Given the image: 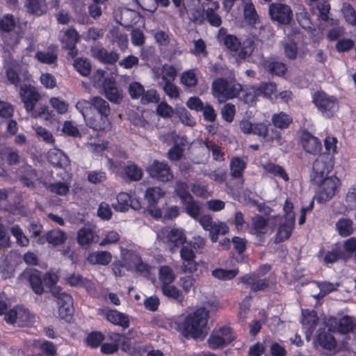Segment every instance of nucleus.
I'll return each instance as SVG.
<instances>
[{"label": "nucleus", "mask_w": 356, "mask_h": 356, "mask_svg": "<svg viewBox=\"0 0 356 356\" xmlns=\"http://www.w3.org/2000/svg\"><path fill=\"white\" fill-rule=\"evenodd\" d=\"M192 6H194L193 5V2L191 4H189L188 3L184 4L186 11L190 16V19L195 23H202L204 19V10L201 8L195 9L193 7H191Z\"/></svg>", "instance_id": "obj_52"}, {"label": "nucleus", "mask_w": 356, "mask_h": 356, "mask_svg": "<svg viewBox=\"0 0 356 356\" xmlns=\"http://www.w3.org/2000/svg\"><path fill=\"white\" fill-rule=\"evenodd\" d=\"M74 67L83 76H88L91 72V64L87 58H79L76 59Z\"/></svg>", "instance_id": "obj_50"}, {"label": "nucleus", "mask_w": 356, "mask_h": 356, "mask_svg": "<svg viewBox=\"0 0 356 356\" xmlns=\"http://www.w3.org/2000/svg\"><path fill=\"white\" fill-rule=\"evenodd\" d=\"M91 52L93 57L102 63L108 64H114L120 58L117 52L108 51L103 47H95L91 49Z\"/></svg>", "instance_id": "obj_23"}, {"label": "nucleus", "mask_w": 356, "mask_h": 356, "mask_svg": "<svg viewBox=\"0 0 356 356\" xmlns=\"http://www.w3.org/2000/svg\"><path fill=\"white\" fill-rule=\"evenodd\" d=\"M252 134L257 135L266 141H276L278 145L283 143L281 133L277 131H272L270 136L268 135V125L263 122L255 123L254 124Z\"/></svg>", "instance_id": "obj_19"}, {"label": "nucleus", "mask_w": 356, "mask_h": 356, "mask_svg": "<svg viewBox=\"0 0 356 356\" xmlns=\"http://www.w3.org/2000/svg\"><path fill=\"white\" fill-rule=\"evenodd\" d=\"M268 218L266 219L260 215H256L252 218V226L257 234H265L267 230V222Z\"/></svg>", "instance_id": "obj_47"}, {"label": "nucleus", "mask_w": 356, "mask_h": 356, "mask_svg": "<svg viewBox=\"0 0 356 356\" xmlns=\"http://www.w3.org/2000/svg\"><path fill=\"white\" fill-rule=\"evenodd\" d=\"M269 222H279V227L275 238V243H279L285 240H287L291 235L295 222L293 221L292 218L289 216L288 220H283L282 218L278 215L271 216L268 217Z\"/></svg>", "instance_id": "obj_13"}, {"label": "nucleus", "mask_w": 356, "mask_h": 356, "mask_svg": "<svg viewBox=\"0 0 356 356\" xmlns=\"http://www.w3.org/2000/svg\"><path fill=\"white\" fill-rule=\"evenodd\" d=\"M343 256V253L339 249H334L332 251H327L324 253L323 250H321L318 254V257L322 263L325 265L331 264L339 259L342 258Z\"/></svg>", "instance_id": "obj_32"}, {"label": "nucleus", "mask_w": 356, "mask_h": 356, "mask_svg": "<svg viewBox=\"0 0 356 356\" xmlns=\"http://www.w3.org/2000/svg\"><path fill=\"white\" fill-rule=\"evenodd\" d=\"M175 146L168 152V157L172 161H177L181 157L183 149L179 145L184 146L187 143L186 138L183 136L180 138L179 141L177 139H175Z\"/></svg>", "instance_id": "obj_41"}, {"label": "nucleus", "mask_w": 356, "mask_h": 356, "mask_svg": "<svg viewBox=\"0 0 356 356\" xmlns=\"http://www.w3.org/2000/svg\"><path fill=\"white\" fill-rule=\"evenodd\" d=\"M179 286L186 293L191 291H195L196 288V279L193 275H186L180 277L178 280Z\"/></svg>", "instance_id": "obj_44"}, {"label": "nucleus", "mask_w": 356, "mask_h": 356, "mask_svg": "<svg viewBox=\"0 0 356 356\" xmlns=\"http://www.w3.org/2000/svg\"><path fill=\"white\" fill-rule=\"evenodd\" d=\"M124 171L127 176L132 181H138L143 177V170L132 162H128Z\"/></svg>", "instance_id": "obj_51"}, {"label": "nucleus", "mask_w": 356, "mask_h": 356, "mask_svg": "<svg viewBox=\"0 0 356 356\" xmlns=\"http://www.w3.org/2000/svg\"><path fill=\"white\" fill-rule=\"evenodd\" d=\"M21 282H29L33 291L36 294H42L44 291L41 277L35 270H26L19 277Z\"/></svg>", "instance_id": "obj_18"}, {"label": "nucleus", "mask_w": 356, "mask_h": 356, "mask_svg": "<svg viewBox=\"0 0 356 356\" xmlns=\"http://www.w3.org/2000/svg\"><path fill=\"white\" fill-rule=\"evenodd\" d=\"M128 91L130 97L134 99H138L142 98L144 94L145 88L139 82L134 81L129 83Z\"/></svg>", "instance_id": "obj_59"}, {"label": "nucleus", "mask_w": 356, "mask_h": 356, "mask_svg": "<svg viewBox=\"0 0 356 356\" xmlns=\"http://www.w3.org/2000/svg\"><path fill=\"white\" fill-rule=\"evenodd\" d=\"M104 35V31L102 29L92 27L83 32L81 37L86 41H95Z\"/></svg>", "instance_id": "obj_60"}, {"label": "nucleus", "mask_w": 356, "mask_h": 356, "mask_svg": "<svg viewBox=\"0 0 356 356\" xmlns=\"http://www.w3.org/2000/svg\"><path fill=\"white\" fill-rule=\"evenodd\" d=\"M259 96H261V92L259 90V87L252 86L246 88L243 99L245 103L252 104Z\"/></svg>", "instance_id": "obj_61"}, {"label": "nucleus", "mask_w": 356, "mask_h": 356, "mask_svg": "<svg viewBox=\"0 0 356 356\" xmlns=\"http://www.w3.org/2000/svg\"><path fill=\"white\" fill-rule=\"evenodd\" d=\"M49 161L55 166L65 168L70 165V160L61 150L52 149L48 153Z\"/></svg>", "instance_id": "obj_26"}, {"label": "nucleus", "mask_w": 356, "mask_h": 356, "mask_svg": "<svg viewBox=\"0 0 356 356\" xmlns=\"http://www.w3.org/2000/svg\"><path fill=\"white\" fill-rule=\"evenodd\" d=\"M94 233L89 228H82L79 230L77 234V241L81 245H88L93 241Z\"/></svg>", "instance_id": "obj_55"}, {"label": "nucleus", "mask_w": 356, "mask_h": 356, "mask_svg": "<svg viewBox=\"0 0 356 356\" xmlns=\"http://www.w3.org/2000/svg\"><path fill=\"white\" fill-rule=\"evenodd\" d=\"M110 33L114 42H116L121 49H124L128 44L127 35L121 32L119 29H113Z\"/></svg>", "instance_id": "obj_54"}, {"label": "nucleus", "mask_w": 356, "mask_h": 356, "mask_svg": "<svg viewBox=\"0 0 356 356\" xmlns=\"http://www.w3.org/2000/svg\"><path fill=\"white\" fill-rule=\"evenodd\" d=\"M106 318L114 325L128 327L129 320L126 316L116 310L105 309L102 312Z\"/></svg>", "instance_id": "obj_28"}, {"label": "nucleus", "mask_w": 356, "mask_h": 356, "mask_svg": "<svg viewBox=\"0 0 356 356\" xmlns=\"http://www.w3.org/2000/svg\"><path fill=\"white\" fill-rule=\"evenodd\" d=\"M161 289L165 296L176 300L179 302H181L184 299L181 291L172 284L161 285Z\"/></svg>", "instance_id": "obj_35"}, {"label": "nucleus", "mask_w": 356, "mask_h": 356, "mask_svg": "<svg viewBox=\"0 0 356 356\" xmlns=\"http://www.w3.org/2000/svg\"><path fill=\"white\" fill-rule=\"evenodd\" d=\"M239 280L253 291L264 290L269 285L267 279L261 278L257 274L245 275L240 277Z\"/></svg>", "instance_id": "obj_21"}, {"label": "nucleus", "mask_w": 356, "mask_h": 356, "mask_svg": "<svg viewBox=\"0 0 356 356\" xmlns=\"http://www.w3.org/2000/svg\"><path fill=\"white\" fill-rule=\"evenodd\" d=\"M10 231L13 236L15 238L16 243L18 245L22 247H26L29 245V240L19 225H13L10 227Z\"/></svg>", "instance_id": "obj_49"}, {"label": "nucleus", "mask_w": 356, "mask_h": 356, "mask_svg": "<svg viewBox=\"0 0 356 356\" xmlns=\"http://www.w3.org/2000/svg\"><path fill=\"white\" fill-rule=\"evenodd\" d=\"M209 312L199 308L188 314L179 324V330L187 338L203 339L207 334Z\"/></svg>", "instance_id": "obj_1"}, {"label": "nucleus", "mask_w": 356, "mask_h": 356, "mask_svg": "<svg viewBox=\"0 0 356 356\" xmlns=\"http://www.w3.org/2000/svg\"><path fill=\"white\" fill-rule=\"evenodd\" d=\"M147 172L152 178L161 182H168L172 181L174 178L168 163L158 160H154L147 168Z\"/></svg>", "instance_id": "obj_10"}, {"label": "nucleus", "mask_w": 356, "mask_h": 356, "mask_svg": "<svg viewBox=\"0 0 356 356\" xmlns=\"http://www.w3.org/2000/svg\"><path fill=\"white\" fill-rule=\"evenodd\" d=\"M24 8L28 13L40 16L46 13L47 4L46 0H26Z\"/></svg>", "instance_id": "obj_24"}, {"label": "nucleus", "mask_w": 356, "mask_h": 356, "mask_svg": "<svg viewBox=\"0 0 356 356\" xmlns=\"http://www.w3.org/2000/svg\"><path fill=\"white\" fill-rule=\"evenodd\" d=\"M282 44L285 56L289 59H296L298 54V47L295 41L288 37L282 40Z\"/></svg>", "instance_id": "obj_39"}, {"label": "nucleus", "mask_w": 356, "mask_h": 356, "mask_svg": "<svg viewBox=\"0 0 356 356\" xmlns=\"http://www.w3.org/2000/svg\"><path fill=\"white\" fill-rule=\"evenodd\" d=\"M341 11L343 14L345 20L348 23L352 25H356V11L349 3H343L342 6Z\"/></svg>", "instance_id": "obj_63"}, {"label": "nucleus", "mask_w": 356, "mask_h": 356, "mask_svg": "<svg viewBox=\"0 0 356 356\" xmlns=\"http://www.w3.org/2000/svg\"><path fill=\"white\" fill-rule=\"evenodd\" d=\"M120 240V235L115 231L106 232L99 242L100 246H106L116 243Z\"/></svg>", "instance_id": "obj_64"}, {"label": "nucleus", "mask_w": 356, "mask_h": 356, "mask_svg": "<svg viewBox=\"0 0 356 356\" xmlns=\"http://www.w3.org/2000/svg\"><path fill=\"white\" fill-rule=\"evenodd\" d=\"M238 270L237 269L225 270L222 268H216L211 273L212 276L220 280H229L237 275Z\"/></svg>", "instance_id": "obj_53"}, {"label": "nucleus", "mask_w": 356, "mask_h": 356, "mask_svg": "<svg viewBox=\"0 0 356 356\" xmlns=\"http://www.w3.org/2000/svg\"><path fill=\"white\" fill-rule=\"evenodd\" d=\"M334 163V156L331 154H321L313 163L312 177L314 182L322 181L327 177Z\"/></svg>", "instance_id": "obj_7"}, {"label": "nucleus", "mask_w": 356, "mask_h": 356, "mask_svg": "<svg viewBox=\"0 0 356 356\" xmlns=\"http://www.w3.org/2000/svg\"><path fill=\"white\" fill-rule=\"evenodd\" d=\"M316 342L325 350H332L337 347V341L330 332L325 330H320Z\"/></svg>", "instance_id": "obj_27"}, {"label": "nucleus", "mask_w": 356, "mask_h": 356, "mask_svg": "<svg viewBox=\"0 0 356 356\" xmlns=\"http://www.w3.org/2000/svg\"><path fill=\"white\" fill-rule=\"evenodd\" d=\"M235 337L229 327L214 329L207 339L208 346L212 350L223 348L232 343Z\"/></svg>", "instance_id": "obj_8"}, {"label": "nucleus", "mask_w": 356, "mask_h": 356, "mask_svg": "<svg viewBox=\"0 0 356 356\" xmlns=\"http://www.w3.org/2000/svg\"><path fill=\"white\" fill-rule=\"evenodd\" d=\"M175 280L173 270L168 266H162L159 268V280L161 285L172 284Z\"/></svg>", "instance_id": "obj_37"}, {"label": "nucleus", "mask_w": 356, "mask_h": 356, "mask_svg": "<svg viewBox=\"0 0 356 356\" xmlns=\"http://www.w3.org/2000/svg\"><path fill=\"white\" fill-rule=\"evenodd\" d=\"M19 95L27 112L33 111L35 104L40 99L36 89L30 85H24L20 88Z\"/></svg>", "instance_id": "obj_14"}, {"label": "nucleus", "mask_w": 356, "mask_h": 356, "mask_svg": "<svg viewBox=\"0 0 356 356\" xmlns=\"http://www.w3.org/2000/svg\"><path fill=\"white\" fill-rule=\"evenodd\" d=\"M353 222L348 218H340L336 223V228L341 236H348L353 233Z\"/></svg>", "instance_id": "obj_43"}, {"label": "nucleus", "mask_w": 356, "mask_h": 356, "mask_svg": "<svg viewBox=\"0 0 356 356\" xmlns=\"http://www.w3.org/2000/svg\"><path fill=\"white\" fill-rule=\"evenodd\" d=\"M181 83L187 87H194L197 83V79L194 70L184 72L180 78Z\"/></svg>", "instance_id": "obj_56"}, {"label": "nucleus", "mask_w": 356, "mask_h": 356, "mask_svg": "<svg viewBox=\"0 0 356 356\" xmlns=\"http://www.w3.org/2000/svg\"><path fill=\"white\" fill-rule=\"evenodd\" d=\"M79 41V35L77 31L74 29H67L61 39L65 47L70 49L72 51L74 50L75 44Z\"/></svg>", "instance_id": "obj_38"}, {"label": "nucleus", "mask_w": 356, "mask_h": 356, "mask_svg": "<svg viewBox=\"0 0 356 356\" xmlns=\"http://www.w3.org/2000/svg\"><path fill=\"white\" fill-rule=\"evenodd\" d=\"M335 323L334 329L339 332L343 334L349 332H356V321L348 316H343Z\"/></svg>", "instance_id": "obj_31"}, {"label": "nucleus", "mask_w": 356, "mask_h": 356, "mask_svg": "<svg viewBox=\"0 0 356 356\" xmlns=\"http://www.w3.org/2000/svg\"><path fill=\"white\" fill-rule=\"evenodd\" d=\"M5 321L8 323L16 324L19 327L30 326L34 323L35 316L29 309L16 307L6 313Z\"/></svg>", "instance_id": "obj_9"}, {"label": "nucleus", "mask_w": 356, "mask_h": 356, "mask_svg": "<svg viewBox=\"0 0 356 356\" xmlns=\"http://www.w3.org/2000/svg\"><path fill=\"white\" fill-rule=\"evenodd\" d=\"M46 239L48 243L54 245H58L66 240V235L60 229H53L47 234Z\"/></svg>", "instance_id": "obj_46"}, {"label": "nucleus", "mask_w": 356, "mask_h": 356, "mask_svg": "<svg viewBox=\"0 0 356 356\" xmlns=\"http://www.w3.org/2000/svg\"><path fill=\"white\" fill-rule=\"evenodd\" d=\"M163 195L164 192L159 187H152L147 189L145 197L149 206H154Z\"/></svg>", "instance_id": "obj_42"}, {"label": "nucleus", "mask_w": 356, "mask_h": 356, "mask_svg": "<svg viewBox=\"0 0 356 356\" xmlns=\"http://www.w3.org/2000/svg\"><path fill=\"white\" fill-rule=\"evenodd\" d=\"M229 227L225 222L215 221L209 230V237L213 243H216L220 234L225 235L229 232Z\"/></svg>", "instance_id": "obj_34"}, {"label": "nucleus", "mask_w": 356, "mask_h": 356, "mask_svg": "<svg viewBox=\"0 0 356 356\" xmlns=\"http://www.w3.org/2000/svg\"><path fill=\"white\" fill-rule=\"evenodd\" d=\"M35 57L44 64H54L58 59L57 54L54 50L40 51L35 54Z\"/></svg>", "instance_id": "obj_45"}, {"label": "nucleus", "mask_w": 356, "mask_h": 356, "mask_svg": "<svg viewBox=\"0 0 356 356\" xmlns=\"http://www.w3.org/2000/svg\"><path fill=\"white\" fill-rule=\"evenodd\" d=\"M301 143L304 149L312 154L318 153L322 148L321 141L309 132H304L302 134Z\"/></svg>", "instance_id": "obj_22"}, {"label": "nucleus", "mask_w": 356, "mask_h": 356, "mask_svg": "<svg viewBox=\"0 0 356 356\" xmlns=\"http://www.w3.org/2000/svg\"><path fill=\"white\" fill-rule=\"evenodd\" d=\"M121 259L128 271H136L145 275L149 273L150 266L144 263L140 256L132 250L121 248Z\"/></svg>", "instance_id": "obj_6"}, {"label": "nucleus", "mask_w": 356, "mask_h": 356, "mask_svg": "<svg viewBox=\"0 0 356 356\" xmlns=\"http://www.w3.org/2000/svg\"><path fill=\"white\" fill-rule=\"evenodd\" d=\"M315 183L319 185V200L322 202L333 197L340 186V180L335 176L325 177L321 181Z\"/></svg>", "instance_id": "obj_11"}, {"label": "nucleus", "mask_w": 356, "mask_h": 356, "mask_svg": "<svg viewBox=\"0 0 356 356\" xmlns=\"http://www.w3.org/2000/svg\"><path fill=\"white\" fill-rule=\"evenodd\" d=\"M90 102L85 99H81L76 104V108L82 114L87 125L94 130L108 131L111 128V122L108 116L102 115V114H95L90 116L88 111Z\"/></svg>", "instance_id": "obj_2"}, {"label": "nucleus", "mask_w": 356, "mask_h": 356, "mask_svg": "<svg viewBox=\"0 0 356 356\" xmlns=\"http://www.w3.org/2000/svg\"><path fill=\"white\" fill-rule=\"evenodd\" d=\"M90 102L89 108L88 111L89 112L92 108L97 111V114H102L104 116H108L111 113V109L108 103L102 98L101 97H92Z\"/></svg>", "instance_id": "obj_29"}, {"label": "nucleus", "mask_w": 356, "mask_h": 356, "mask_svg": "<svg viewBox=\"0 0 356 356\" xmlns=\"http://www.w3.org/2000/svg\"><path fill=\"white\" fill-rule=\"evenodd\" d=\"M272 122L277 128L284 129L289 127L292 119L287 114L280 112L273 115Z\"/></svg>", "instance_id": "obj_48"}, {"label": "nucleus", "mask_w": 356, "mask_h": 356, "mask_svg": "<svg viewBox=\"0 0 356 356\" xmlns=\"http://www.w3.org/2000/svg\"><path fill=\"white\" fill-rule=\"evenodd\" d=\"M4 67L8 80L11 83L17 85L19 83V76L17 72L19 67L16 60L10 57L6 60Z\"/></svg>", "instance_id": "obj_30"}, {"label": "nucleus", "mask_w": 356, "mask_h": 356, "mask_svg": "<svg viewBox=\"0 0 356 356\" xmlns=\"http://www.w3.org/2000/svg\"><path fill=\"white\" fill-rule=\"evenodd\" d=\"M246 163L243 159L239 157H234L231 159L229 168L230 175L233 178L239 179L243 176Z\"/></svg>", "instance_id": "obj_33"}, {"label": "nucleus", "mask_w": 356, "mask_h": 356, "mask_svg": "<svg viewBox=\"0 0 356 356\" xmlns=\"http://www.w3.org/2000/svg\"><path fill=\"white\" fill-rule=\"evenodd\" d=\"M262 168L266 172L270 173L274 176H277L280 178H282L286 181L289 180V177L286 171L282 166L279 165H277L272 162H267L266 163L262 164Z\"/></svg>", "instance_id": "obj_36"}, {"label": "nucleus", "mask_w": 356, "mask_h": 356, "mask_svg": "<svg viewBox=\"0 0 356 356\" xmlns=\"http://www.w3.org/2000/svg\"><path fill=\"white\" fill-rule=\"evenodd\" d=\"M268 13L272 20L282 24H289L293 17L291 7L281 3H270Z\"/></svg>", "instance_id": "obj_12"}, {"label": "nucleus", "mask_w": 356, "mask_h": 356, "mask_svg": "<svg viewBox=\"0 0 356 356\" xmlns=\"http://www.w3.org/2000/svg\"><path fill=\"white\" fill-rule=\"evenodd\" d=\"M212 90L213 96L221 103L237 97L242 87L241 84L234 81L218 79L213 82Z\"/></svg>", "instance_id": "obj_3"}, {"label": "nucleus", "mask_w": 356, "mask_h": 356, "mask_svg": "<svg viewBox=\"0 0 356 356\" xmlns=\"http://www.w3.org/2000/svg\"><path fill=\"white\" fill-rule=\"evenodd\" d=\"M163 237L171 250L184 244L186 238L184 232L179 228H165L162 230Z\"/></svg>", "instance_id": "obj_15"}, {"label": "nucleus", "mask_w": 356, "mask_h": 356, "mask_svg": "<svg viewBox=\"0 0 356 356\" xmlns=\"http://www.w3.org/2000/svg\"><path fill=\"white\" fill-rule=\"evenodd\" d=\"M87 260L93 265L107 266L112 261V254L108 251H95L88 255Z\"/></svg>", "instance_id": "obj_25"}, {"label": "nucleus", "mask_w": 356, "mask_h": 356, "mask_svg": "<svg viewBox=\"0 0 356 356\" xmlns=\"http://www.w3.org/2000/svg\"><path fill=\"white\" fill-rule=\"evenodd\" d=\"M36 172L31 166L25 168V174L22 176L21 180L24 185L29 188H34V181L37 180Z\"/></svg>", "instance_id": "obj_57"}, {"label": "nucleus", "mask_w": 356, "mask_h": 356, "mask_svg": "<svg viewBox=\"0 0 356 356\" xmlns=\"http://www.w3.org/2000/svg\"><path fill=\"white\" fill-rule=\"evenodd\" d=\"M177 74V70L173 65H163L161 69L154 70V80L159 86L173 82Z\"/></svg>", "instance_id": "obj_20"}, {"label": "nucleus", "mask_w": 356, "mask_h": 356, "mask_svg": "<svg viewBox=\"0 0 356 356\" xmlns=\"http://www.w3.org/2000/svg\"><path fill=\"white\" fill-rule=\"evenodd\" d=\"M131 196L126 193H120L117 196V202L113 204V207L117 211L124 212L129 209Z\"/></svg>", "instance_id": "obj_40"}, {"label": "nucleus", "mask_w": 356, "mask_h": 356, "mask_svg": "<svg viewBox=\"0 0 356 356\" xmlns=\"http://www.w3.org/2000/svg\"><path fill=\"white\" fill-rule=\"evenodd\" d=\"M313 102L319 112L325 118H331L339 109L337 99L323 91H318L313 95Z\"/></svg>", "instance_id": "obj_5"}, {"label": "nucleus", "mask_w": 356, "mask_h": 356, "mask_svg": "<svg viewBox=\"0 0 356 356\" xmlns=\"http://www.w3.org/2000/svg\"><path fill=\"white\" fill-rule=\"evenodd\" d=\"M33 128L38 138H42L43 141L48 144H54V138L49 131L41 126L38 125L33 126Z\"/></svg>", "instance_id": "obj_62"}, {"label": "nucleus", "mask_w": 356, "mask_h": 356, "mask_svg": "<svg viewBox=\"0 0 356 356\" xmlns=\"http://www.w3.org/2000/svg\"><path fill=\"white\" fill-rule=\"evenodd\" d=\"M104 95L112 103L120 104L123 99L122 90L117 87L112 77L105 79L102 83Z\"/></svg>", "instance_id": "obj_16"}, {"label": "nucleus", "mask_w": 356, "mask_h": 356, "mask_svg": "<svg viewBox=\"0 0 356 356\" xmlns=\"http://www.w3.org/2000/svg\"><path fill=\"white\" fill-rule=\"evenodd\" d=\"M224 44L231 51H237L241 59L249 58L256 49V44L252 39L247 38L241 42L233 35H227L223 38Z\"/></svg>", "instance_id": "obj_4"}, {"label": "nucleus", "mask_w": 356, "mask_h": 356, "mask_svg": "<svg viewBox=\"0 0 356 356\" xmlns=\"http://www.w3.org/2000/svg\"><path fill=\"white\" fill-rule=\"evenodd\" d=\"M180 257L183 261L181 265L182 273L192 274L197 270V264L195 261V254L188 246H183L180 250Z\"/></svg>", "instance_id": "obj_17"}, {"label": "nucleus", "mask_w": 356, "mask_h": 356, "mask_svg": "<svg viewBox=\"0 0 356 356\" xmlns=\"http://www.w3.org/2000/svg\"><path fill=\"white\" fill-rule=\"evenodd\" d=\"M65 298V305L58 307V315L61 318L67 320L73 313V300L72 297Z\"/></svg>", "instance_id": "obj_58"}]
</instances>
